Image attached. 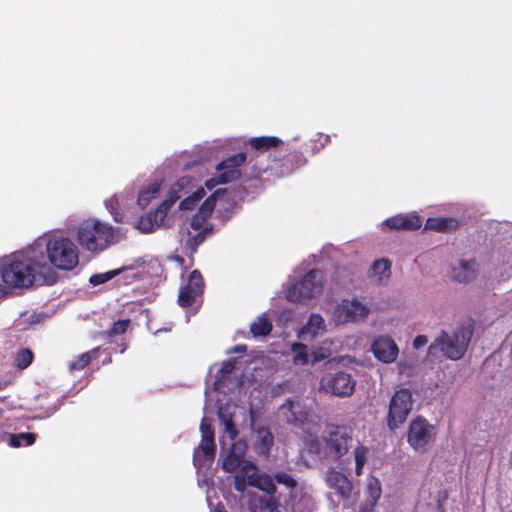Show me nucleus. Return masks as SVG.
Returning a JSON list of instances; mask_svg holds the SVG:
<instances>
[{
    "label": "nucleus",
    "instance_id": "nucleus-3",
    "mask_svg": "<svg viewBox=\"0 0 512 512\" xmlns=\"http://www.w3.org/2000/svg\"><path fill=\"white\" fill-rule=\"evenodd\" d=\"M73 231L80 246L91 253H101L124 237L122 229L94 217L83 219Z\"/></svg>",
    "mask_w": 512,
    "mask_h": 512
},
{
    "label": "nucleus",
    "instance_id": "nucleus-15",
    "mask_svg": "<svg viewBox=\"0 0 512 512\" xmlns=\"http://www.w3.org/2000/svg\"><path fill=\"white\" fill-rule=\"evenodd\" d=\"M279 415L286 421L295 425L302 426L307 423L309 425L308 429L311 431L319 424L318 418L310 414V412L305 409L299 401H286L279 408Z\"/></svg>",
    "mask_w": 512,
    "mask_h": 512
},
{
    "label": "nucleus",
    "instance_id": "nucleus-45",
    "mask_svg": "<svg viewBox=\"0 0 512 512\" xmlns=\"http://www.w3.org/2000/svg\"><path fill=\"white\" fill-rule=\"evenodd\" d=\"M233 369V364L231 362L223 363L220 372L224 375L226 373H230Z\"/></svg>",
    "mask_w": 512,
    "mask_h": 512
},
{
    "label": "nucleus",
    "instance_id": "nucleus-1",
    "mask_svg": "<svg viewBox=\"0 0 512 512\" xmlns=\"http://www.w3.org/2000/svg\"><path fill=\"white\" fill-rule=\"evenodd\" d=\"M218 417L224 426L220 440L222 468L233 475L235 490L244 493L247 485H250L269 494L258 500V506L251 505L250 512H257V508L263 512H309L312 500L307 494L295 491L291 503L285 506L272 495L276 491L273 479L268 475L258 474L256 465L245 459L247 445L242 440H235L237 430L232 423L231 412L226 411L220 402Z\"/></svg>",
    "mask_w": 512,
    "mask_h": 512
},
{
    "label": "nucleus",
    "instance_id": "nucleus-39",
    "mask_svg": "<svg viewBox=\"0 0 512 512\" xmlns=\"http://www.w3.org/2000/svg\"><path fill=\"white\" fill-rule=\"evenodd\" d=\"M304 449L310 454L320 455L322 451V444L317 438L313 437L312 435H309L305 439Z\"/></svg>",
    "mask_w": 512,
    "mask_h": 512
},
{
    "label": "nucleus",
    "instance_id": "nucleus-12",
    "mask_svg": "<svg viewBox=\"0 0 512 512\" xmlns=\"http://www.w3.org/2000/svg\"><path fill=\"white\" fill-rule=\"evenodd\" d=\"M246 155L239 153L233 155L216 166V174L206 180L204 185L208 190L214 189L220 184H225L240 177V166L244 163Z\"/></svg>",
    "mask_w": 512,
    "mask_h": 512
},
{
    "label": "nucleus",
    "instance_id": "nucleus-5",
    "mask_svg": "<svg viewBox=\"0 0 512 512\" xmlns=\"http://www.w3.org/2000/svg\"><path fill=\"white\" fill-rule=\"evenodd\" d=\"M225 190L217 189L209 197H207L200 205L198 212L192 217L190 226L193 232L184 230L180 235V242L185 250L193 253L196 251L197 246L204 241L203 230L206 221L211 216L215 209L216 203L224 194Z\"/></svg>",
    "mask_w": 512,
    "mask_h": 512
},
{
    "label": "nucleus",
    "instance_id": "nucleus-36",
    "mask_svg": "<svg viewBox=\"0 0 512 512\" xmlns=\"http://www.w3.org/2000/svg\"><path fill=\"white\" fill-rule=\"evenodd\" d=\"M272 329L271 323L267 320L265 314L259 316L252 324H251V332L255 336H265Z\"/></svg>",
    "mask_w": 512,
    "mask_h": 512
},
{
    "label": "nucleus",
    "instance_id": "nucleus-25",
    "mask_svg": "<svg viewBox=\"0 0 512 512\" xmlns=\"http://www.w3.org/2000/svg\"><path fill=\"white\" fill-rule=\"evenodd\" d=\"M369 278L378 283H386L391 276V264L386 259H378L372 264L369 274Z\"/></svg>",
    "mask_w": 512,
    "mask_h": 512
},
{
    "label": "nucleus",
    "instance_id": "nucleus-34",
    "mask_svg": "<svg viewBox=\"0 0 512 512\" xmlns=\"http://www.w3.org/2000/svg\"><path fill=\"white\" fill-rule=\"evenodd\" d=\"M369 449L363 445H359L354 450L355 474L360 476L369 456Z\"/></svg>",
    "mask_w": 512,
    "mask_h": 512
},
{
    "label": "nucleus",
    "instance_id": "nucleus-43",
    "mask_svg": "<svg viewBox=\"0 0 512 512\" xmlns=\"http://www.w3.org/2000/svg\"><path fill=\"white\" fill-rule=\"evenodd\" d=\"M397 368H398V371L400 374H410L411 370H412V364L406 360V359H401L398 363H397Z\"/></svg>",
    "mask_w": 512,
    "mask_h": 512
},
{
    "label": "nucleus",
    "instance_id": "nucleus-32",
    "mask_svg": "<svg viewBox=\"0 0 512 512\" xmlns=\"http://www.w3.org/2000/svg\"><path fill=\"white\" fill-rule=\"evenodd\" d=\"M250 145L259 151H265L271 147H277L282 143L281 139L274 136H262L250 139Z\"/></svg>",
    "mask_w": 512,
    "mask_h": 512
},
{
    "label": "nucleus",
    "instance_id": "nucleus-47",
    "mask_svg": "<svg viewBox=\"0 0 512 512\" xmlns=\"http://www.w3.org/2000/svg\"><path fill=\"white\" fill-rule=\"evenodd\" d=\"M211 512H226L223 508V506H217L216 508L212 509Z\"/></svg>",
    "mask_w": 512,
    "mask_h": 512
},
{
    "label": "nucleus",
    "instance_id": "nucleus-21",
    "mask_svg": "<svg viewBox=\"0 0 512 512\" xmlns=\"http://www.w3.org/2000/svg\"><path fill=\"white\" fill-rule=\"evenodd\" d=\"M132 200V194L129 191L116 193L104 201L106 209L109 211L116 223H122L124 211Z\"/></svg>",
    "mask_w": 512,
    "mask_h": 512
},
{
    "label": "nucleus",
    "instance_id": "nucleus-24",
    "mask_svg": "<svg viewBox=\"0 0 512 512\" xmlns=\"http://www.w3.org/2000/svg\"><path fill=\"white\" fill-rule=\"evenodd\" d=\"M422 220L416 214L395 215L385 221V225L392 229L415 230L421 227Z\"/></svg>",
    "mask_w": 512,
    "mask_h": 512
},
{
    "label": "nucleus",
    "instance_id": "nucleus-9",
    "mask_svg": "<svg viewBox=\"0 0 512 512\" xmlns=\"http://www.w3.org/2000/svg\"><path fill=\"white\" fill-rule=\"evenodd\" d=\"M371 310L369 306L356 297L345 298L331 311V316L337 324L357 323L364 321Z\"/></svg>",
    "mask_w": 512,
    "mask_h": 512
},
{
    "label": "nucleus",
    "instance_id": "nucleus-29",
    "mask_svg": "<svg viewBox=\"0 0 512 512\" xmlns=\"http://www.w3.org/2000/svg\"><path fill=\"white\" fill-rule=\"evenodd\" d=\"M132 269L130 266H123L117 269H113L110 271L102 272V273H96L90 276L89 278V284L92 287H96L102 284H105L112 280L113 278L122 275L126 271Z\"/></svg>",
    "mask_w": 512,
    "mask_h": 512
},
{
    "label": "nucleus",
    "instance_id": "nucleus-48",
    "mask_svg": "<svg viewBox=\"0 0 512 512\" xmlns=\"http://www.w3.org/2000/svg\"><path fill=\"white\" fill-rule=\"evenodd\" d=\"M173 260L177 261L179 263V265H182L183 264V259L180 258L179 256H175L172 258Z\"/></svg>",
    "mask_w": 512,
    "mask_h": 512
},
{
    "label": "nucleus",
    "instance_id": "nucleus-37",
    "mask_svg": "<svg viewBox=\"0 0 512 512\" xmlns=\"http://www.w3.org/2000/svg\"><path fill=\"white\" fill-rule=\"evenodd\" d=\"M79 264V250L73 243L66 240V271L72 270Z\"/></svg>",
    "mask_w": 512,
    "mask_h": 512
},
{
    "label": "nucleus",
    "instance_id": "nucleus-30",
    "mask_svg": "<svg viewBox=\"0 0 512 512\" xmlns=\"http://www.w3.org/2000/svg\"><path fill=\"white\" fill-rule=\"evenodd\" d=\"M34 360V353L30 348L19 349L14 356L13 365L19 371L28 368Z\"/></svg>",
    "mask_w": 512,
    "mask_h": 512
},
{
    "label": "nucleus",
    "instance_id": "nucleus-17",
    "mask_svg": "<svg viewBox=\"0 0 512 512\" xmlns=\"http://www.w3.org/2000/svg\"><path fill=\"white\" fill-rule=\"evenodd\" d=\"M479 274V264L474 258H462L451 264L449 277L459 284H469L476 280Z\"/></svg>",
    "mask_w": 512,
    "mask_h": 512
},
{
    "label": "nucleus",
    "instance_id": "nucleus-31",
    "mask_svg": "<svg viewBox=\"0 0 512 512\" xmlns=\"http://www.w3.org/2000/svg\"><path fill=\"white\" fill-rule=\"evenodd\" d=\"M335 345L336 342L334 340L323 341L321 345H319L317 348L313 350V361L319 362L326 358H329L334 352L337 351V347H332Z\"/></svg>",
    "mask_w": 512,
    "mask_h": 512
},
{
    "label": "nucleus",
    "instance_id": "nucleus-44",
    "mask_svg": "<svg viewBox=\"0 0 512 512\" xmlns=\"http://www.w3.org/2000/svg\"><path fill=\"white\" fill-rule=\"evenodd\" d=\"M427 343H428V338H427V336H425V335H418V336H417V337H415V339L413 340L412 346H413L415 349H420V348H422L423 346H425Z\"/></svg>",
    "mask_w": 512,
    "mask_h": 512
},
{
    "label": "nucleus",
    "instance_id": "nucleus-50",
    "mask_svg": "<svg viewBox=\"0 0 512 512\" xmlns=\"http://www.w3.org/2000/svg\"><path fill=\"white\" fill-rule=\"evenodd\" d=\"M84 384H85V380L84 379L80 380L78 383V388H82L84 386Z\"/></svg>",
    "mask_w": 512,
    "mask_h": 512
},
{
    "label": "nucleus",
    "instance_id": "nucleus-27",
    "mask_svg": "<svg viewBox=\"0 0 512 512\" xmlns=\"http://www.w3.org/2000/svg\"><path fill=\"white\" fill-rule=\"evenodd\" d=\"M459 224V221L453 217H433L426 221L424 229L437 232H447L455 230L458 228Z\"/></svg>",
    "mask_w": 512,
    "mask_h": 512
},
{
    "label": "nucleus",
    "instance_id": "nucleus-49",
    "mask_svg": "<svg viewBox=\"0 0 512 512\" xmlns=\"http://www.w3.org/2000/svg\"><path fill=\"white\" fill-rule=\"evenodd\" d=\"M206 398L207 400L211 401L212 400V392L211 391H206Z\"/></svg>",
    "mask_w": 512,
    "mask_h": 512
},
{
    "label": "nucleus",
    "instance_id": "nucleus-51",
    "mask_svg": "<svg viewBox=\"0 0 512 512\" xmlns=\"http://www.w3.org/2000/svg\"><path fill=\"white\" fill-rule=\"evenodd\" d=\"M2 388H3V385H2V383L0 382V390H1Z\"/></svg>",
    "mask_w": 512,
    "mask_h": 512
},
{
    "label": "nucleus",
    "instance_id": "nucleus-38",
    "mask_svg": "<svg viewBox=\"0 0 512 512\" xmlns=\"http://www.w3.org/2000/svg\"><path fill=\"white\" fill-rule=\"evenodd\" d=\"M381 492L382 489L380 481L374 477L369 478L367 481V493L372 503H376L381 496Z\"/></svg>",
    "mask_w": 512,
    "mask_h": 512
},
{
    "label": "nucleus",
    "instance_id": "nucleus-40",
    "mask_svg": "<svg viewBox=\"0 0 512 512\" xmlns=\"http://www.w3.org/2000/svg\"><path fill=\"white\" fill-rule=\"evenodd\" d=\"M512 275V249L507 252L502 260V276L509 278Z\"/></svg>",
    "mask_w": 512,
    "mask_h": 512
},
{
    "label": "nucleus",
    "instance_id": "nucleus-13",
    "mask_svg": "<svg viewBox=\"0 0 512 512\" xmlns=\"http://www.w3.org/2000/svg\"><path fill=\"white\" fill-rule=\"evenodd\" d=\"M201 442L194 452L193 462L198 469L210 464L215 455L214 431L210 421L204 417L200 425Z\"/></svg>",
    "mask_w": 512,
    "mask_h": 512
},
{
    "label": "nucleus",
    "instance_id": "nucleus-16",
    "mask_svg": "<svg viewBox=\"0 0 512 512\" xmlns=\"http://www.w3.org/2000/svg\"><path fill=\"white\" fill-rule=\"evenodd\" d=\"M370 350L374 357L383 364H392L399 356V346L396 341L387 334L374 337L371 342Z\"/></svg>",
    "mask_w": 512,
    "mask_h": 512
},
{
    "label": "nucleus",
    "instance_id": "nucleus-8",
    "mask_svg": "<svg viewBox=\"0 0 512 512\" xmlns=\"http://www.w3.org/2000/svg\"><path fill=\"white\" fill-rule=\"evenodd\" d=\"M413 407L412 393L401 388L393 394L387 414V426L390 430L398 429L408 418Z\"/></svg>",
    "mask_w": 512,
    "mask_h": 512
},
{
    "label": "nucleus",
    "instance_id": "nucleus-42",
    "mask_svg": "<svg viewBox=\"0 0 512 512\" xmlns=\"http://www.w3.org/2000/svg\"><path fill=\"white\" fill-rule=\"evenodd\" d=\"M275 479L278 483L284 484L287 487H294L296 484L295 480L286 473H279L275 475Z\"/></svg>",
    "mask_w": 512,
    "mask_h": 512
},
{
    "label": "nucleus",
    "instance_id": "nucleus-41",
    "mask_svg": "<svg viewBox=\"0 0 512 512\" xmlns=\"http://www.w3.org/2000/svg\"><path fill=\"white\" fill-rule=\"evenodd\" d=\"M129 323V320H119L115 322L109 330L108 335L117 336L123 334L127 330Z\"/></svg>",
    "mask_w": 512,
    "mask_h": 512
},
{
    "label": "nucleus",
    "instance_id": "nucleus-6",
    "mask_svg": "<svg viewBox=\"0 0 512 512\" xmlns=\"http://www.w3.org/2000/svg\"><path fill=\"white\" fill-rule=\"evenodd\" d=\"M471 336L472 332L464 327L452 333L442 331L429 346V354L433 357L458 360L465 354Z\"/></svg>",
    "mask_w": 512,
    "mask_h": 512
},
{
    "label": "nucleus",
    "instance_id": "nucleus-10",
    "mask_svg": "<svg viewBox=\"0 0 512 512\" xmlns=\"http://www.w3.org/2000/svg\"><path fill=\"white\" fill-rule=\"evenodd\" d=\"M436 437V428L425 418H414L408 427L407 442L410 447L420 453L427 451Z\"/></svg>",
    "mask_w": 512,
    "mask_h": 512
},
{
    "label": "nucleus",
    "instance_id": "nucleus-33",
    "mask_svg": "<svg viewBox=\"0 0 512 512\" xmlns=\"http://www.w3.org/2000/svg\"><path fill=\"white\" fill-rule=\"evenodd\" d=\"M36 434L32 432L9 434V445L15 448L22 446H30L36 441Z\"/></svg>",
    "mask_w": 512,
    "mask_h": 512
},
{
    "label": "nucleus",
    "instance_id": "nucleus-26",
    "mask_svg": "<svg viewBox=\"0 0 512 512\" xmlns=\"http://www.w3.org/2000/svg\"><path fill=\"white\" fill-rule=\"evenodd\" d=\"M162 184L161 180H154L142 187L137 198V203L142 209L146 208L152 200L159 196Z\"/></svg>",
    "mask_w": 512,
    "mask_h": 512
},
{
    "label": "nucleus",
    "instance_id": "nucleus-35",
    "mask_svg": "<svg viewBox=\"0 0 512 512\" xmlns=\"http://www.w3.org/2000/svg\"><path fill=\"white\" fill-rule=\"evenodd\" d=\"M97 353L98 349H93L89 352L82 354L77 360V362H72L70 364V371L78 372L81 376H83L85 374L83 372L84 367L88 365L93 358L97 357Z\"/></svg>",
    "mask_w": 512,
    "mask_h": 512
},
{
    "label": "nucleus",
    "instance_id": "nucleus-11",
    "mask_svg": "<svg viewBox=\"0 0 512 512\" xmlns=\"http://www.w3.org/2000/svg\"><path fill=\"white\" fill-rule=\"evenodd\" d=\"M327 453L335 458L345 455L352 447V430L347 426L329 425L323 435Z\"/></svg>",
    "mask_w": 512,
    "mask_h": 512
},
{
    "label": "nucleus",
    "instance_id": "nucleus-22",
    "mask_svg": "<svg viewBox=\"0 0 512 512\" xmlns=\"http://www.w3.org/2000/svg\"><path fill=\"white\" fill-rule=\"evenodd\" d=\"M167 214L168 211L159 204L154 211L141 216L134 227L141 233H151L163 224Z\"/></svg>",
    "mask_w": 512,
    "mask_h": 512
},
{
    "label": "nucleus",
    "instance_id": "nucleus-20",
    "mask_svg": "<svg viewBox=\"0 0 512 512\" xmlns=\"http://www.w3.org/2000/svg\"><path fill=\"white\" fill-rule=\"evenodd\" d=\"M325 482L340 499L344 501L350 499L353 486L343 472L336 468H329L325 475Z\"/></svg>",
    "mask_w": 512,
    "mask_h": 512
},
{
    "label": "nucleus",
    "instance_id": "nucleus-2",
    "mask_svg": "<svg viewBox=\"0 0 512 512\" xmlns=\"http://www.w3.org/2000/svg\"><path fill=\"white\" fill-rule=\"evenodd\" d=\"M55 269H64V235L60 232L45 234L26 249L0 261V276L10 293L30 288L36 282L54 284Z\"/></svg>",
    "mask_w": 512,
    "mask_h": 512
},
{
    "label": "nucleus",
    "instance_id": "nucleus-14",
    "mask_svg": "<svg viewBox=\"0 0 512 512\" xmlns=\"http://www.w3.org/2000/svg\"><path fill=\"white\" fill-rule=\"evenodd\" d=\"M355 385L356 381L345 372L327 374L320 381L323 391L339 397L350 396L354 392Z\"/></svg>",
    "mask_w": 512,
    "mask_h": 512
},
{
    "label": "nucleus",
    "instance_id": "nucleus-23",
    "mask_svg": "<svg viewBox=\"0 0 512 512\" xmlns=\"http://www.w3.org/2000/svg\"><path fill=\"white\" fill-rule=\"evenodd\" d=\"M326 323L320 314H311L305 326L298 332V338L309 341L326 332Z\"/></svg>",
    "mask_w": 512,
    "mask_h": 512
},
{
    "label": "nucleus",
    "instance_id": "nucleus-46",
    "mask_svg": "<svg viewBox=\"0 0 512 512\" xmlns=\"http://www.w3.org/2000/svg\"><path fill=\"white\" fill-rule=\"evenodd\" d=\"M7 294H10V291L7 289L5 284H0V299L4 298Z\"/></svg>",
    "mask_w": 512,
    "mask_h": 512
},
{
    "label": "nucleus",
    "instance_id": "nucleus-19",
    "mask_svg": "<svg viewBox=\"0 0 512 512\" xmlns=\"http://www.w3.org/2000/svg\"><path fill=\"white\" fill-rule=\"evenodd\" d=\"M204 290V282L199 271L194 270L189 275L187 281H184L180 287L178 303L182 307L192 305L196 298L199 297Z\"/></svg>",
    "mask_w": 512,
    "mask_h": 512
},
{
    "label": "nucleus",
    "instance_id": "nucleus-7",
    "mask_svg": "<svg viewBox=\"0 0 512 512\" xmlns=\"http://www.w3.org/2000/svg\"><path fill=\"white\" fill-rule=\"evenodd\" d=\"M324 288V277L320 271L311 270L303 278L289 287L287 299L299 302L319 296Z\"/></svg>",
    "mask_w": 512,
    "mask_h": 512
},
{
    "label": "nucleus",
    "instance_id": "nucleus-28",
    "mask_svg": "<svg viewBox=\"0 0 512 512\" xmlns=\"http://www.w3.org/2000/svg\"><path fill=\"white\" fill-rule=\"evenodd\" d=\"M292 362L295 366H305L314 363L312 353H309L308 347L302 343H293L291 346Z\"/></svg>",
    "mask_w": 512,
    "mask_h": 512
},
{
    "label": "nucleus",
    "instance_id": "nucleus-4",
    "mask_svg": "<svg viewBox=\"0 0 512 512\" xmlns=\"http://www.w3.org/2000/svg\"><path fill=\"white\" fill-rule=\"evenodd\" d=\"M193 188V177L189 175L181 176L167 185L164 199L160 204L169 212L172 206L178 200H181L178 204L179 211H193L196 207H198L200 201L206 196V187L201 186L198 187L195 191H192Z\"/></svg>",
    "mask_w": 512,
    "mask_h": 512
},
{
    "label": "nucleus",
    "instance_id": "nucleus-18",
    "mask_svg": "<svg viewBox=\"0 0 512 512\" xmlns=\"http://www.w3.org/2000/svg\"><path fill=\"white\" fill-rule=\"evenodd\" d=\"M250 424L255 440L253 446L257 453L268 454L273 444V436L267 426L260 420V413L256 410H250Z\"/></svg>",
    "mask_w": 512,
    "mask_h": 512
}]
</instances>
